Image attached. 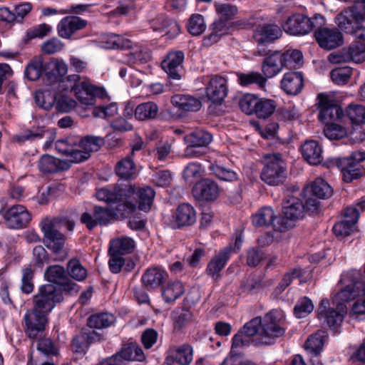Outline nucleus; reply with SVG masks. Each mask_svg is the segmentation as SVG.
<instances>
[{
	"label": "nucleus",
	"mask_w": 365,
	"mask_h": 365,
	"mask_svg": "<svg viewBox=\"0 0 365 365\" xmlns=\"http://www.w3.org/2000/svg\"><path fill=\"white\" fill-rule=\"evenodd\" d=\"M359 220V210L356 208L347 207L344 213V219L334 225L333 232L336 236L346 237L354 230Z\"/></svg>",
	"instance_id": "nucleus-17"
},
{
	"label": "nucleus",
	"mask_w": 365,
	"mask_h": 365,
	"mask_svg": "<svg viewBox=\"0 0 365 365\" xmlns=\"http://www.w3.org/2000/svg\"><path fill=\"white\" fill-rule=\"evenodd\" d=\"M324 133L325 136L330 140H339L346 135V128L336 123L326 125Z\"/></svg>",
	"instance_id": "nucleus-60"
},
{
	"label": "nucleus",
	"mask_w": 365,
	"mask_h": 365,
	"mask_svg": "<svg viewBox=\"0 0 365 365\" xmlns=\"http://www.w3.org/2000/svg\"><path fill=\"white\" fill-rule=\"evenodd\" d=\"M274 212L270 207H264L252 217V223L255 227H267L272 225L274 230V224L278 221Z\"/></svg>",
	"instance_id": "nucleus-30"
},
{
	"label": "nucleus",
	"mask_w": 365,
	"mask_h": 365,
	"mask_svg": "<svg viewBox=\"0 0 365 365\" xmlns=\"http://www.w3.org/2000/svg\"><path fill=\"white\" fill-rule=\"evenodd\" d=\"M349 61L360 63L365 61V43L354 41L346 48Z\"/></svg>",
	"instance_id": "nucleus-47"
},
{
	"label": "nucleus",
	"mask_w": 365,
	"mask_h": 365,
	"mask_svg": "<svg viewBox=\"0 0 365 365\" xmlns=\"http://www.w3.org/2000/svg\"><path fill=\"white\" fill-rule=\"evenodd\" d=\"M314 37L319 46L326 50H331L343 43L342 34L336 29H329L324 25L317 27Z\"/></svg>",
	"instance_id": "nucleus-11"
},
{
	"label": "nucleus",
	"mask_w": 365,
	"mask_h": 365,
	"mask_svg": "<svg viewBox=\"0 0 365 365\" xmlns=\"http://www.w3.org/2000/svg\"><path fill=\"white\" fill-rule=\"evenodd\" d=\"M259 98L255 95L247 93L239 101L242 111L247 115H254L257 108Z\"/></svg>",
	"instance_id": "nucleus-54"
},
{
	"label": "nucleus",
	"mask_w": 365,
	"mask_h": 365,
	"mask_svg": "<svg viewBox=\"0 0 365 365\" xmlns=\"http://www.w3.org/2000/svg\"><path fill=\"white\" fill-rule=\"evenodd\" d=\"M168 277L167 273L157 267L148 269L142 277V282L148 289L159 287Z\"/></svg>",
	"instance_id": "nucleus-28"
},
{
	"label": "nucleus",
	"mask_w": 365,
	"mask_h": 365,
	"mask_svg": "<svg viewBox=\"0 0 365 365\" xmlns=\"http://www.w3.org/2000/svg\"><path fill=\"white\" fill-rule=\"evenodd\" d=\"M364 160H365V153L355 151L349 157L338 158L336 165L341 171L353 170L358 166H361L360 163Z\"/></svg>",
	"instance_id": "nucleus-36"
},
{
	"label": "nucleus",
	"mask_w": 365,
	"mask_h": 365,
	"mask_svg": "<svg viewBox=\"0 0 365 365\" xmlns=\"http://www.w3.org/2000/svg\"><path fill=\"white\" fill-rule=\"evenodd\" d=\"M208 170L220 180L233 181L237 179V173L235 171L216 163H211Z\"/></svg>",
	"instance_id": "nucleus-51"
},
{
	"label": "nucleus",
	"mask_w": 365,
	"mask_h": 365,
	"mask_svg": "<svg viewBox=\"0 0 365 365\" xmlns=\"http://www.w3.org/2000/svg\"><path fill=\"white\" fill-rule=\"evenodd\" d=\"M207 98L215 103H220L227 93V81L221 76H215L210 80L206 88Z\"/></svg>",
	"instance_id": "nucleus-19"
},
{
	"label": "nucleus",
	"mask_w": 365,
	"mask_h": 365,
	"mask_svg": "<svg viewBox=\"0 0 365 365\" xmlns=\"http://www.w3.org/2000/svg\"><path fill=\"white\" fill-rule=\"evenodd\" d=\"M68 270L71 277L77 281H83L87 277V270L78 259H73L68 262Z\"/></svg>",
	"instance_id": "nucleus-56"
},
{
	"label": "nucleus",
	"mask_w": 365,
	"mask_h": 365,
	"mask_svg": "<svg viewBox=\"0 0 365 365\" xmlns=\"http://www.w3.org/2000/svg\"><path fill=\"white\" fill-rule=\"evenodd\" d=\"M211 33L205 39V41H210V43L217 42L220 37L227 32V21L220 18L217 19L210 26Z\"/></svg>",
	"instance_id": "nucleus-49"
},
{
	"label": "nucleus",
	"mask_w": 365,
	"mask_h": 365,
	"mask_svg": "<svg viewBox=\"0 0 365 365\" xmlns=\"http://www.w3.org/2000/svg\"><path fill=\"white\" fill-rule=\"evenodd\" d=\"M352 74V68L349 66L339 67L333 69L330 73L332 81L338 85L346 84Z\"/></svg>",
	"instance_id": "nucleus-55"
},
{
	"label": "nucleus",
	"mask_w": 365,
	"mask_h": 365,
	"mask_svg": "<svg viewBox=\"0 0 365 365\" xmlns=\"http://www.w3.org/2000/svg\"><path fill=\"white\" fill-rule=\"evenodd\" d=\"M195 220V211L190 205L187 203L180 205L173 216V221L178 227L191 225Z\"/></svg>",
	"instance_id": "nucleus-24"
},
{
	"label": "nucleus",
	"mask_w": 365,
	"mask_h": 365,
	"mask_svg": "<svg viewBox=\"0 0 365 365\" xmlns=\"http://www.w3.org/2000/svg\"><path fill=\"white\" fill-rule=\"evenodd\" d=\"M219 193L218 185L209 178L199 181L192 188L193 196L202 201H214L218 197Z\"/></svg>",
	"instance_id": "nucleus-13"
},
{
	"label": "nucleus",
	"mask_w": 365,
	"mask_h": 365,
	"mask_svg": "<svg viewBox=\"0 0 365 365\" xmlns=\"http://www.w3.org/2000/svg\"><path fill=\"white\" fill-rule=\"evenodd\" d=\"M134 248L135 242L132 238L122 237L110 241L108 255L123 256L131 253Z\"/></svg>",
	"instance_id": "nucleus-29"
},
{
	"label": "nucleus",
	"mask_w": 365,
	"mask_h": 365,
	"mask_svg": "<svg viewBox=\"0 0 365 365\" xmlns=\"http://www.w3.org/2000/svg\"><path fill=\"white\" fill-rule=\"evenodd\" d=\"M283 67H286L282 53L274 51L263 61L262 71L266 80L272 78L279 73Z\"/></svg>",
	"instance_id": "nucleus-20"
},
{
	"label": "nucleus",
	"mask_w": 365,
	"mask_h": 365,
	"mask_svg": "<svg viewBox=\"0 0 365 365\" xmlns=\"http://www.w3.org/2000/svg\"><path fill=\"white\" fill-rule=\"evenodd\" d=\"M282 35L280 28L274 24L259 26L253 34V38L258 43H272Z\"/></svg>",
	"instance_id": "nucleus-23"
},
{
	"label": "nucleus",
	"mask_w": 365,
	"mask_h": 365,
	"mask_svg": "<svg viewBox=\"0 0 365 365\" xmlns=\"http://www.w3.org/2000/svg\"><path fill=\"white\" fill-rule=\"evenodd\" d=\"M86 81H82L81 77L78 74L69 75L66 78H63L61 81V87L66 91L73 92L77 98L81 101L83 98L85 88L82 86Z\"/></svg>",
	"instance_id": "nucleus-31"
},
{
	"label": "nucleus",
	"mask_w": 365,
	"mask_h": 365,
	"mask_svg": "<svg viewBox=\"0 0 365 365\" xmlns=\"http://www.w3.org/2000/svg\"><path fill=\"white\" fill-rule=\"evenodd\" d=\"M122 202V203H118L115 208H110L113 212L114 219L127 217L136 210V205L135 203L130 201Z\"/></svg>",
	"instance_id": "nucleus-57"
},
{
	"label": "nucleus",
	"mask_w": 365,
	"mask_h": 365,
	"mask_svg": "<svg viewBox=\"0 0 365 365\" xmlns=\"http://www.w3.org/2000/svg\"><path fill=\"white\" fill-rule=\"evenodd\" d=\"M113 212L110 207L95 206L93 215L88 212H84L81 217V222L86 225L88 230L93 229L97 225H107L113 218Z\"/></svg>",
	"instance_id": "nucleus-12"
},
{
	"label": "nucleus",
	"mask_w": 365,
	"mask_h": 365,
	"mask_svg": "<svg viewBox=\"0 0 365 365\" xmlns=\"http://www.w3.org/2000/svg\"><path fill=\"white\" fill-rule=\"evenodd\" d=\"M234 249L232 245L227 246L208 263L206 271L213 279L217 280L220 278V272L224 269Z\"/></svg>",
	"instance_id": "nucleus-18"
},
{
	"label": "nucleus",
	"mask_w": 365,
	"mask_h": 365,
	"mask_svg": "<svg viewBox=\"0 0 365 365\" xmlns=\"http://www.w3.org/2000/svg\"><path fill=\"white\" fill-rule=\"evenodd\" d=\"M171 103L175 108L186 112H196L202 107L200 99L190 95H174L171 98Z\"/></svg>",
	"instance_id": "nucleus-25"
},
{
	"label": "nucleus",
	"mask_w": 365,
	"mask_h": 365,
	"mask_svg": "<svg viewBox=\"0 0 365 365\" xmlns=\"http://www.w3.org/2000/svg\"><path fill=\"white\" fill-rule=\"evenodd\" d=\"M188 31L193 36H198L205 30L204 18L202 15L192 14L189 20Z\"/></svg>",
	"instance_id": "nucleus-59"
},
{
	"label": "nucleus",
	"mask_w": 365,
	"mask_h": 365,
	"mask_svg": "<svg viewBox=\"0 0 365 365\" xmlns=\"http://www.w3.org/2000/svg\"><path fill=\"white\" fill-rule=\"evenodd\" d=\"M172 356L180 365H188L192 361V348L187 344L171 349Z\"/></svg>",
	"instance_id": "nucleus-41"
},
{
	"label": "nucleus",
	"mask_w": 365,
	"mask_h": 365,
	"mask_svg": "<svg viewBox=\"0 0 365 365\" xmlns=\"http://www.w3.org/2000/svg\"><path fill=\"white\" fill-rule=\"evenodd\" d=\"M262 327V319L256 317L246 323L240 329L247 338L255 336L257 334L260 335Z\"/></svg>",
	"instance_id": "nucleus-64"
},
{
	"label": "nucleus",
	"mask_w": 365,
	"mask_h": 365,
	"mask_svg": "<svg viewBox=\"0 0 365 365\" xmlns=\"http://www.w3.org/2000/svg\"><path fill=\"white\" fill-rule=\"evenodd\" d=\"M150 24L153 31H165V34L170 36V38L175 37L180 32L178 24L175 20L163 16L153 19Z\"/></svg>",
	"instance_id": "nucleus-27"
},
{
	"label": "nucleus",
	"mask_w": 365,
	"mask_h": 365,
	"mask_svg": "<svg viewBox=\"0 0 365 365\" xmlns=\"http://www.w3.org/2000/svg\"><path fill=\"white\" fill-rule=\"evenodd\" d=\"M310 191L314 197L326 199L331 197L333 190L329 184L322 178H317L311 185Z\"/></svg>",
	"instance_id": "nucleus-45"
},
{
	"label": "nucleus",
	"mask_w": 365,
	"mask_h": 365,
	"mask_svg": "<svg viewBox=\"0 0 365 365\" xmlns=\"http://www.w3.org/2000/svg\"><path fill=\"white\" fill-rule=\"evenodd\" d=\"M303 158L311 165H318L323 160L322 149L316 140H307L302 146Z\"/></svg>",
	"instance_id": "nucleus-26"
},
{
	"label": "nucleus",
	"mask_w": 365,
	"mask_h": 365,
	"mask_svg": "<svg viewBox=\"0 0 365 365\" xmlns=\"http://www.w3.org/2000/svg\"><path fill=\"white\" fill-rule=\"evenodd\" d=\"M105 140L100 136L86 135L81 138L68 155L71 163H79L90 158L92 153L98 151L104 145Z\"/></svg>",
	"instance_id": "nucleus-6"
},
{
	"label": "nucleus",
	"mask_w": 365,
	"mask_h": 365,
	"mask_svg": "<svg viewBox=\"0 0 365 365\" xmlns=\"http://www.w3.org/2000/svg\"><path fill=\"white\" fill-rule=\"evenodd\" d=\"M61 302L58 290L51 285H42L34 295L33 307L28 309L23 319L25 333L30 339H36L45 331L48 315L56 303Z\"/></svg>",
	"instance_id": "nucleus-1"
},
{
	"label": "nucleus",
	"mask_w": 365,
	"mask_h": 365,
	"mask_svg": "<svg viewBox=\"0 0 365 365\" xmlns=\"http://www.w3.org/2000/svg\"><path fill=\"white\" fill-rule=\"evenodd\" d=\"M7 225L14 229L26 227L31 220V215L25 207L21 205L12 206L5 214Z\"/></svg>",
	"instance_id": "nucleus-14"
},
{
	"label": "nucleus",
	"mask_w": 365,
	"mask_h": 365,
	"mask_svg": "<svg viewBox=\"0 0 365 365\" xmlns=\"http://www.w3.org/2000/svg\"><path fill=\"white\" fill-rule=\"evenodd\" d=\"M67 71L68 66L63 60L52 61L45 65L46 82L50 85L61 83Z\"/></svg>",
	"instance_id": "nucleus-21"
},
{
	"label": "nucleus",
	"mask_w": 365,
	"mask_h": 365,
	"mask_svg": "<svg viewBox=\"0 0 365 365\" xmlns=\"http://www.w3.org/2000/svg\"><path fill=\"white\" fill-rule=\"evenodd\" d=\"M88 24L87 21L75 16H68L61 20L57 26L58 35L69 39L76 31L84 29Z\"/></svg>",
	"instance_id": "nucleus-16"
},
{
	"label": "nucleus",
	"mask_w": 365,
	"mask_h": 365,
	"mask_svg": "<svg viewBox=\"0 0 365 365\" xmlns=\"http://www.w3.org/2000/svg\"><path fill=\"white\" fill-rule=\"evenodd\" d=\"M125 49L130 50L129 58L123 61L126 63H134L137 61L146 62L151 58L150 53L146 48L138 44H133L131 41L130 46L126 47Z\"/></svg>",
	"instance_id": "nucleus-39"
},
{
	"label": "nucleus",
	"mask_w": 365,
	"mask_h": 365,
	"mask_svg": "<svg viewBox=\"0 0 365 365\" xmlns=\"http://www.w3.org/2000/svg\"><path fill=\"white\" fill-rule=\"evenodd\" d=\"M322 25H325V19L321 14L309 18L304 14H296L288 18L284 29L292 35H305Z\"/></svg>",
	"instance_id": "nucleus-4"
},
{
	"label": "nucleus",
	"mask_w": 365,
	"mask_h": 365,
	"mask_svg": "<svg viewBox=\"0 0 365 365\" xmlns=\"http://www.w3.org/2000/svg\"><path fill=\"white\" fill-rule=\"evenodd\" d=\"M346 116L352 123H364L365 122V107L359 104H349L346 109Z\"/></svg>",
	"instance_id": "nucleus-50"
},
{
	"label": "nucleus",
	"mask_w": 365,
	"mask_h": 365,
	"mask_svg": "<svg viewBox=\"0 0 365 365\" xmlns=\"http://www.w3.org/2000/svg\"><path fill=\"white\" fill-rule=\"evenodd\" d=\"M264 166L261 173V179L269 185H277L286 178L284 163L280 154H269L264 158Z\"/></svg>",
	"instance_id": "nucleus-7"
},
{
	"label": "nucleus",
	"mask_w": 365,
	"mask_h": 365,
	"mask_svg": "<svg viewBox=\"0 0 365 365\" xmlns=\"http://www.w3.org/2000/svg\"><path fill=\"white\" fill-rule=\"evenodd\" d=\"M276 109V103L272 99L259 98L254 115L259 118H269Z\"/></svg>",
	"instance_id": "nucleus-48"
},
{
	"label": "nucleus",
	"mask_w": 365,
	"mask_h": 365,
	"mask_svg": "<svg viewBox=\"0 0 365 365\" xmlns=\"http://www.w3.org/2000/svg\"><path fill=\"white\" fill-rule=\"evenodd\" d=\"M135 165L130 157H126L120 160L115 167L116 174L120 180L131 179L135 175Z\"/></svg>",
	"instance_id": "nucleus-40"
},
{
	"label": "nucleus",
	"mask_w": 365,
	"mask_h": 365,
	"mask_svg": "<svg viewBox=\"0 0 365 365\" xmlns=\"http://www.w3.org/2000/svg\"><path fill=\"white\" fill-rule=\"evenodd\" d=\"M337 310L330 308L329 301L324 299L321 301L317 309V317L323 323L333 329H336L342 322L344 315L346 313V307L343 302L337 304Z\"/></svg>",
	"instance_id": "nucleus-8"
},
{
	"label": "nucleus",
	"mask_w": 365,
	"mask_h": 365,
	"mask_svg": "<svg viewBox=\"0 0 365 365\" xmlns=\"http://www.w3.org/2000/svg\"><path fill=\"white\" fill-rule=\"evenodd\" d=\"M277 115L280 120L293 121L299 118L300 113L294 106H291L279 109Z\"/></svg>",
	"instance_id": "nucleus-63"
},
{
	"label": "nucleus",
	"mask_w": 365,
	"mask_h": 365,
	"mask_svg": "<svg viewBox=\"0 0 365 365\" xmlns=\"http://www.w3.org/2000/svg\"><path fill=\"white\" fill-rule=\"evenodd\" d=\"M34 272L30 267L22 270L21 290L25 294H30L33 292L34 284L33 282Z\"/></svg>",
	"instance_id": "nucleus-62"
},
{
	"label": "nucleus",
	"mask_w": 365,
	"mask_h": 365,
	"mask_svg": "<svg viewBox=\"0 0 365 365\" xmlns=\"http://www.w3.org/2000/svg\"><path fill=\"white\" fill-rule=\"evenodd\" d=\"M314 309L312 302L307 297L301 299L295 305L294 313L297 318H303L309 314Z\"/></svg>",
	"instance_id": "nucleus-61"
},
{
	"label": "nucleus",
	"mask_w": 365,
	"mask_h": 365,
	"mask_svg": "<svg viewBox=\"0 0 365 365\" xmlns=\"http://www.w3.org/2000/svg\"><path fill=\"white\" fill-rule=\"evenodd\" d=\"M338 26L341 30L351 34H353L356 26H358L346 10L338 16Z\"/></svg>",
	"instance_id": "nucleus-58"
},
{
	"label": "nucleus",
	"mask_w": 365,
	"mask_h": 365,
	"mask_svg": "<svg viewBox=\"0 0 365 365\" xmlns=\"http://www.w3.org/2000/svg\"><path fill=\"white\" fill-rule=\"evenodd\" d=\"M328 334L325 331L318 330L312 334L306 341L304 348L312 355L317 356L323 349Z\"/></svg>",
	"instance_id": "nucleus-32"
},
{
	"label": "nucleus",
	"mask_w": 365,
	"mask_h": 365,
	"mask_svg": "<svg viewBox=\"0 0 365 365\" xmlns=\"http://www.w3.org/2000/svg\"><path fill=\"white\" fill-rule=\"evenodd\" d=\"M45 71V65L40 59H34L26 66L25 69V76L30 81H36Z\"/></svg>",
	"instance_id": "nucleus-52"
},
{
	"label": "nucleus",
	"mask_w": 365,
	"mask_h": 365,
	"mask_svg": "<svg viewBox=\"0 0 365 365\" xmlns=\"http://www.w3.org/2000/svg\"><path fill=\"white\" fill-rule=\"evenodd\" d=\"M284 322L285 319L281 311L272 310L267 314L262 319L260 336L267 340L262 343L271 344V340L283 336L285 332Z\"/></svg>",
	"instance_id": "nucleus-5"
},
{
	"label": "nucleus",
	"mask_w": 365,
	"mask_h": 365,
	"mask_svg": "<svg viewBox=\"0 0 365 365\" xmlns=\"http://www.w3.org/2000/svg\"><path fill=\"white\" fill-rule=\"evenodd\" d=\"M281 86L289 95L298 94L304 86L302 73L297 71L285 73L281 81Z\"/></svg>",
	"instance_id": "nucleus-22"
},
{
	"label": "nucleus",
	"mask_w": 365,
	"mask_h": 365,
	"mask_svg": "<svg viewBox=\"0 0 365 365\" xmlns=\"http://www.w3.org/2000/svg\"><path fill=\"white\" fill-rule=\"evenodd\" d=\"M184 60V53L181 51H171L167 58L163 61L161 66L170 78L179 80L181 78L182 63Z\"/></svg>",
	"instance_id": "nucleus-15"
},
{
	"label": "nucleus",
	"mask_w": 365,
	"mask_h": 365,
	"mask_svg": "<svg viewBox=\"0 0 365 365\" xmlns=\"http://www.w3.org/2000/svg\"><path fill=\"white\" fill-rule=\"evenodd\" d=\"M317 98L319 109V119L326 125L334 123L344 116L342 108L327 95L320 93Z\"/></svg>",
	"instance_id": "nucleus-10"
},
{
	"label": "nucleus",
	"mask_w": 365,
	"mask_h": 365,
	"mask_svg": "<svg viewBox=\"0 0 365 365\" xmlns=\"http://www.w3.org/2000/svg\"><path fill=\"white\" fill-rule=\"evenodd\" d=\"M82 86L85 88V90L83 98H81V102L86 106L95 104L96 96L103 98L106 96V91L103 88L96 87L89 82L84 83Z\"/></svg>",
	"instance_id": "nucleus-42"
},
{
	"label": "nucleus",
	"mask_w": 365,
	"mask_h": 365,
	"mask_svg": "<svg viewBox=\"0 0 365 365\" xmlns=\"http://www.w3.org/2000/svg\"><path fill=\"white\" fill-rule=\"evenodd\" d=\"M96 197L107 203L120 202V182L110 187H102L97 190Z\"/></svg>",
	"instance_id": "nucleus-38"
},
{
	"label": "nucleus",
	"mask_w": 365,
	"mask_h": 365,
	"mask_svg": "<svg viewBox=\"0 0 365 365\" xmlns=\"http://www.w3.org/2000/svg\"><path fill=\"white\" fill-rule=\"evenodd\" d=\"M184 292V287L180 282H169L163 288L162 296L165 302L170 303L175 301Z\"/></svg>",
	"instance_id": "nucleus-43"
},
{
	"label": "nucleus",
	"mask_w": 365,
	"mask_h": 365,
	"mask_svg": "<svg viewBox=\"0 0 365 365\" xmlns=\"http://www.w3.org/2000/svg\"><path fill=\"white\" fill-rule=\"evenodd\" d=\"M155 195L154 190L150 187H144L138 189L136 197L138 209L148 212L150 210Z\"/></svg>",
	"instance_id": "nucleus-35"
},
{
	"label": "nucleus",
	"mask_w": 365,
	"mask_h": 365,
	"mask_svg": "<svg viewBox=\"0 0 365 365\" xmlns=\"http://www.w3.org/2000/svg\"><path fill=\"white\" fill-rule=\"evenodd\" d=\"M115 317L108 312L97 313L91 315L87 320V325L92 329H106L114 324Z\"/></svg>",
	"instance_id": "nucleus-34"
},
{
	"label": "nucleus",
	"mask_w": 365,
	"mask_h": 365,
	"mask_svg": "<svg viewBox=\"0 0 365 365\" xmlns=\"http://www.w3.org/2000/svg\"><path fill=\"white\" fill-rule=\"evenodd\" d=\"M238 82L242 86H247L250 84H257L259 88L263 89L266 84V78L263 74L257 72L249 73H237Z\"/></svg>",
	"instance_id": "nucleus-44"
},
{
	"label": "nucleus",
	"mask_w": 365,
	"mask_h": 365,
	"mask_svg": "<svg viewBox=\"0 0 365 365\" xmlns=\"http://www.w3.org/2000/svg\"><path fill=\"white\" fill-rule=\"evenodd\" d=\"M282 215L274 224V230L280 232L293 227L295 221L303 218L304 204L297 197L287 196L283 201Z\"/></svg>",
	"instance_id": "nucleus-2"
},
{
	"label": "nucleus",
	"mask_w": 365,
	"mask_h": 365,
	"mask_svg": "<svg viewBox=\"0 0 365 365\" xmlns=\"http://www.w3.org/2000/svg\"><path fill=\"white\" fill-rule=\"evenodd\" d=\"M192 312L187 309L178 308L173 313L174 329L181 331L191 321Z\"/></svg>",
	"instance_id": "nucleus-46"
},
{
	"label": "nucleus",
	"mask_w": 365,
	"mask_h": 365,
	"mask_svg": "<svg viewBox=\"0 0 365 365\" xmlns=\"http://www.w3.org/2000/svg\"><path fill=\"white\" fill-rule=\"evenodd\" d=\"M158 113V106L152 101L139 104L135 110V117L138 120L154 119Z\"/></svg>",
	"instance_id": "nucleus-37"
},
{
	"label": "nucleus",
	"mask_w": 365,
	"mask_h": 365,
	"mask_svg": "<svg viewBox=\"0 0 365 365\" xmlns=\"http://www.w3.org/2000/svg\"><path fill=\"white\" fill-rule=\"evenodd\" d=\"M104 47L108 49H125L130 45V41L119 35L111 34L103 41Z\"/></svg>",
	"instance_id": "nucleus-53"
},
{
	"label": "nucleus",
	"mask_w": 365,
	"mask_h": 365,
	"mask_svg": "<svg viewBox=\"0 0 365 365\" xmlns=\"http://www.w3.org/2000/svg\"><path fill=\"white\" fill-rule=\"evenodd\" d=\"M41 230L43 232V243L46 247L58 255L57 259L63 260L66 256L63 251L66 237L56 229V224L49 218L43 219L41 222Z\"/></svg>",
	"instance_id": "nucleus-3"
},
{
	"label": "nucleus",
	"mask_w": 365,
	"mask_h": 365,
	"mask_svg": "<svg viewBox=\"0 0 365 365\" xmlns=\"http://www.w3.org/2000/svg\"><path fill=\"white\" fill-rule=\"evenodd\" d=\"M187 145L206 148L212 141V135L210 133L204 130H195L184 137Z\"/></svg>",
	"instance_id": "nucleus-33"
},
{
	"label": "nucleus",
	"mask_w": 365,
	"mask_h": 365,
	"mask_svg": "<svg viewBox=\"0 0 365 365\" xmlns=\"http://www.w3.org/2000/svg\"><path fill=\"white\" fill-rule=\"evenodd\" d=\"M45 277L51 282L46 285H51L58 290L61 296V302L63 300V291L76 290V284L71 282L67 276L65 269L60 265L49 266L46 272Z\"/></svg>",
	"instance_id": "nucleus-9"
}]
</instances>
